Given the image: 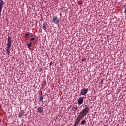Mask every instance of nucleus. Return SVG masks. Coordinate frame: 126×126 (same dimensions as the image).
Segmentation results:
<instances>
[{
    "label": "nucleus",
    "mask_w": 126,
    "mask_h": 126,
    "mask_svg": "<svg viewBox=\"0 0 126 126\" xmlns=\"http://www.w3.org/2000/svg\"><path fill=\"white\" fill-rule=\"evenodd\" d=\"M85 108H84L82 111L80 112V113L79 114V115L81 116L83 118H84L85 116H86L87 115L88 113H89V111H90V108L89 106H87V105H85Z\"/></svg>",
    "instance_id": "obj_1"
},
{
    "label": "nucleus",
    "mask_w": 126,
    "mask_h": 126,
    "mask_svg": "<svg viewBox=\"0 0 126 126\" xmlns=\"http://www.w3.org/2000/svg\"><path fill=\"white\" fill-rule=\"evenodd\" d=\"M83 118L80 116V115H78L77 117L76 118V121L74 123V126H78V125H79L80 123V121H81V119H83Z\"/></svg>",
    "instance_id": "obj_2"
},
{
    "label": "nucleus",
    "mask_w": 126,
    "mask_h": 126,
    "mask_svg": "<svg viewBox=\"0 0 126 126\" xmlns=\"http://www.w3.org/2000/svg\"><path fill=\"white\" fill-rule=\"evenodd\" d=\"M52 21L54 24H56V25H58L59 23H60V20H59V18L57 16H53Z\"/></svg>",
    "instance_id": "obj_3"
},
{
    "label": "nucleus",
    "mask_w": 126,
    "mask_h": 126,
    "mask_svg": "<svg viewBox=\"0 0 126 126\" xmlns=\"http://www.w3.org/2000/svg\"><path fill=\"white\" fill-rule=\"evenodd\" d=\"M4 5V2L3 0H0V16H1V12L2 11V8H3V5Z\"/></svg>",
    "instance_id": "obj_4"
},
{
    "label": "nucleus",
    "mask_w": 126,
    "mask_h": 126,
    "mask_svg": "<svg viewBox=\"0 0 126 126\" xmlns=\"http://www.w3.org/2000/svg\"><path fill=\"white\" fill-rule=\"evenodd\" d=\"M88 92V89L84 88L81 90L80 94L85 95Z\"/></svg>",
    "instance_id": "obj_5"
},
{
    "label": "nucleus",
    "mask_w": 126,
    "mask_h": 126,
    "mask_svg": "<svg viewBox=\"0 0 126 126\" xmlns=\"http://www.w3.org/2000/svg\"><path fill=\"white\" fill-rule=\"evenodd\" d=\"M42 28L45 31H47V29L49 28V25L46 22H43L42 24Z\"/></svg>",
    "instance_id": "obj_6"
},
{
    "label": "nucleus",
    "mask_w": 126,
    "mask_h": 126,
    "mask_svg": "<svg viewBox=\"0 0 126 126\" xmlns=\"http://www.w3.org/2000/svg\"><path fill=\"white\" fill-rule=\"evenodd\" d=\"M83 99H84V98L83 97H81L80 98L78 99V105H81V104H83V101H84Z\"/></svg>",
    "instance_id": "obj_7"
},
{
    "label": "nucleus",
    "mask_w": 126,
    "mask_h": 126,
    "mask_svg": "<svg viewBox=\"0 0 126 126\" xmlns=\"http://www.w3.org/2000/svg\"><path fill=\"white\" fill-rule=\"evenodd\" d=\"M44 111V109L42 107H39L37 108V112L38 113H43V111Z\"/></svg>",
    "instance_id": "obj_8"
},
{
    "label": "nucleus",
    "mask_w": 126,
    "mask_h": 126,
    "mask_svg": "<svg viewBox=\"0 0 126 126\" xmlns=\"http://www.w3.org/2000/svg\"><path fill=\"white\" fill-rule=\"evenodd\" d=\"M7 43L12 44V37L9 36L8 37Z\"/></svg>",
    "instance_id": "obj_9"
},
{
    "label": "nucleus",
    "mask_w": 126,
    "mask_h": 126,
    "mask_svg": "<svg viewBox=\"0 0 126 126\" xmlns=\"http://www.w3.org/2000/svg\"><path fill=\"white\" fill-rule=\"evenodd\" d=\"M77 109H78L77 105H74L72 107V111H73V112H76L77 111Z\"/></svg>",
    "instance_id": "obj_10"
},
{
    "label": "nucleus",
    "mask_w": 126,
    "mask_h": 126,
    "mask_svg": "<svg viewBox=\"0 0 126 126\" xmlns=\"http://www.w3.org/2000/svg\"><path fill=\"white\" fill-rule=\"evenodd\" d=\"M11 43H7V46L6 47V50H9L10 49V47H11Z\"/></svg>",
    "instance_id": "obj_11"
},
{
    "label": "nucleus",
    "mask_w": 126,
    "mask_h": 126,
    "mask_svg": "<svg viewBox=\"0 0 126 126\" xmlns=\"http://www.w3.org/2000/svg\"><path fill=\"white\" fill-rule=\"evenodd\" d=\"M32 44H34V42H30L29 44L27 45V47L28 48V49H30Z\"/></svg>",
    "instance_id": "obj_12"
},
{
    "label": "nucleus",
    "mask_w": 126,
    "mask_h": 126,
    "mask_svg": "<svg viewBox=\"0 0 126 126\" xmlns=\"http://www.w3.org/2000/svg\"><path fill=\"white\" fill-rule=\"evenodd\" d=\"M85 124H86V121L83 120L81 122V124L82 126H84V125H85Z\"/></svg>",
    "instance_id": "obj_13"
},
{
    "label": "nucleus",
    "mask_w": 126,
    "mask_h": 126,
    "mask_svg": "<svg viewBox=\"0 0 126 126\" xmlns=\"http://www.w3.org/2000/svg\"><path fill=\"white\" fill-rule=\"evenodd\" d=\"M44 99V97L43 96V95H40L39 96V101L40 102H42V101H43V99Z\"/></svg>",
    "instance_id": "obj_14"
},
{
    "label": "nucleus",
    "mask_w": 126,
    "mask_h": 126,
    "mask_svg": "<svg viewBox=\"0 0 126 126\" xmlns=\"http://www.w3.org/2000/svg\"><path fill=\"white\" fill-rule=\"evenodd\" d=\"M30 36V34H29V33H26L25 35V36H24V37H25V38H29V36Z\"/></svg>",
    "instance_id": "obj_15"
},
{
    "label": "nucleus",
    "mask_w": 126,
    "mask_h": 126,
    "mask_svg": "<svg viewBox=\"0 0 126 126\" xmlns=\"http://www.w3.org/2000/svg\"><path fill=\"white\" fill-rule=\"evenodd\" d=\"M36 40V38L32 37L30 39V42H32L33 41H35Z\"/></svg>",
    "instance_id": "obj_16"
},
{
    "label": "nucleus",
    "mask_w": 126,
    "mask_h": 126,
    "mask_svg": "<svg viewBox=\"0 0 126 126\" xmlns=\"http://www.w3.org/2000/svg\"><path fill=\"white\" fill-rule=\"evenodd\" d=\"M6 50L8 55H9V54H10V49H6Z\"/></svg>",
    "instance_id": "obj_17"
},
{
    "label": "nucleus",
    "mask_w": 126,
    "mask_h": 126,
    "mask_svg": "<svg viewBox=\"0 0 126 126\" xmlns=\"http://www.w3.org/2000/svg\"><path fill=\"white\" fill-rule=\"evenodd\" d=\"M86 58H84L82 59V63H83V62H84V61H86Z\"/></svg>",
    "instance_id": "obj_18"
},
{
    "label": "nucleus",
    "mask_w": 126,
    "mask_h": 126,
    "mask_svg": "<svg viewBox=\"0 0 126 126\" xmlns=\"http://www.w3.org/2000/svg\"><path fill=\"white\" fill-rule=\"evenodd\" d=\"M32 37H34V35H31V36H30V38H32Z\"/></svg>",
    "instance_id": "obj_19"
},
{
    "label": "nucleus",
    "mask_w": 126,
    "mask_h": 126,
    "mask_svg": "<svg viewBox=\"0 0 126 126\" xmlns=\"http://www.w3.org/2000/svg\"><path fill=\"white\" fill-rule=\"evenodd\" d=\"M103 81H103V80H102L101 81V82H100V83H101V84L103 83Z\"/></svg>",
    "instance_id": "obj_20"
},
{
    "label": "nucleus",
    "mask_w": 126,
    "mask_h": 126,
    "mask_svg": "<svg viewBox=\"0 0 126 126\" xmlns=\"http://www.w3.org/2000/svg\"><path fill=\"white\" fill-rule=\"evenodd\" d=\"M0 109H1V105L0 103Z\"/></svg>",
    "instance_id": "obj_21"
},
{
    "label": "nucleus",
    "mask_w": 126,
    "mask_h": 126,
    "mask_svg": "<svg viewBox=\"0 0 126 126\" xmlns=\"http://www.w3.org/2000/svg\"><path fill=\"white\" fill-rule=\"evenodd\" d=\"M57 25H58V27H60V25L58 24Z\"/></svg>",
    "instance_id": "obj_22"
},
{
    "label": "nucleus",
    "mask_w": 126,
    "mask_h": 126,
    "mask_svg": "<svg viewBox=\"0 0 126 126\" xmlns=\"http://www.w3.org/2000/svg\"><path fill=\"white\" fill-rule=\"evenodd\" d=\"M52 64V62H51V63H50V65H51Z\"/></svg>",
    "instance_id": "obj_23"
},
{
    "label": "nucleus",
    "mask_w": 126,
    "mask_h": 126,
    "mask_svg": "<svg viewBox=\"0 0 126 126\" xmlns=\"http://www.w3.org/2000/svg\"><path fill=\"white\" fill-rule=\"evenodd\" d=\"M73 126H75V125H74Z\"/></svg>",
    "instance_id": "obj_24"
}]
</instances>
